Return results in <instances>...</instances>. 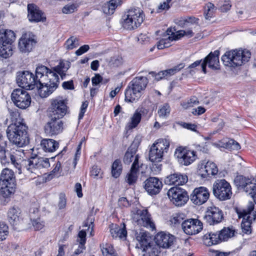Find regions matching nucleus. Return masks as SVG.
<instances>
[{
	"label": "nucleus",
	"mask_w": 256,
	"mask_h": 256,
	"mask_svg": "<svg viewBox=\"0 0 256 256\" xmlns=\"http://www.w3.org/2000/svg\"><path fill=\"white\" fill-rule=\"evenodd\" d=\"M223 218L222 210L215 206L208 207L204 216V220L210 225L220 222Z\"/></svg>",
	"instance_id": "15"
},
{
	"label": "nucleus",
	"mask_w": 256,
	"mask_h": 256,
	"mask_svg": "<svg viewBox=\"0 0 256 256\" xmlns=\"http://www.w3.org/2000/svg\"><path fill=\"white\" fill-rule=\"evenodd\" d=\"M212 193L220 200L230 199L232 194L231 186L224 179L215 181L212 186Z\"/></svg>",
	"instance_id": "8"
},
{
	"label": "nucleus",
	"mask_w": 256,
	"mask_h": 256,
	"mask_svg": "<svg viewBox=\"0 0 256 256\" xmlns=\"http://www.w3.org/2000/svg\"><path fill=\"white\" fill-rule=\"evenodd\" d=\"M2 135L0 134V161L2 165L5 166L9 162V160L6 155V143L2 140Z\"/></svg>",
	"instance_id": "44"
},
{
	"label": "nucleus",
	"mask_w": 256,
	"mask_h": 256,
	"mask_svg": "<svg viewBox=\"0 0 256 256\" xmlns=\"http://www.w3.org/2000/svg\"><path fill=\"white\" fill-rule=\"evenodd\" d=\"M20 210L14 206L8 212V220L14 230H18L22 222Z\"/></svg>",
	"instance_id": "22"
},
{
	"label": "nucleus",
	"mask_w": 256,
	"mask_h": 256,
	"mask_svg": "<svg viewBox=\"0 0 256 256\" xmlns=\"http://www.w3.org/2000/svg\"><path fill=\"white\" fill-rule=\"evenodd\" d=\"M184 215L182 214H176L170 220L172 224L175 226L181 222L182 224V222H184Z\"/></svg>",
	"instance_id": "58"
},
{
	"label": "nucleus",
	"mask_w": 256,
	"mask_h": 256,
	"mask_svg": "<svg viewBox=\"0 0 256 256\" xmlns=\"http://www.w3.org/2000/svg\"><path fill=\"white\" fill-rule=\"evenodd\" d=\"M210 197L208 190L204 186L194 189L190 194V200L194 204L198 206L204 204Z\"/></svg>",
	"instance_id": "17"
},
{
	"label": "nucleus",
	"mask_w": 256,
	"mask_h": 256,
	"mask_svg": "<svg viewBox=\"0 0 256 256\" xmlns=\"http://www.w3.org/2000/svg\"><path fill=\"white\" fill-rule=\"evenodd\" d=\"M234 182L238 189L243 190L248 194L252 192V190L256 186V184L252 182L251 179L242 176H237L235 178Z\"/></svg>",
	"instance_id": "25"
},
{
	"label": "nucleus",
	"mask_w": 256,
	"mask_h": 256,
	"mask_svg": "<svg viewBox=\"0 0 256 256\" xmlns=\"http://www.w3.org/2000/svg\"><path fill=\"white\" fill-rule=\"evenodd\" d=\"M36 41L34 36H30V34H22L19 40L18 48L23 53L29 52L35 46Z\"/></svg>",
	"instance_id": "23"
},
{
	"label": "nucleus",
	"mask_w": 256,
	"mask_h": 256,
	"mask_svg": "<svg viewBox=\"0 0 256 256\" xmlns=\"http://www.w3.org/2000/svg\"><path fill=\"white\" fill-rule=\"evenodd\" d=\"M24 168L28 173L34 174L35 176H39L41 174L40 170L44 168L50 167L49 160L46 158L32 157L28 160L24 161Z\"/></svg>",
	"instance_id": "7"
},
{
	"label": "nucleus",
	"mask_w": 256,
	"mask_h": 256,
	"mask_svg": "<svg viewBox=\"0 0 256 256\" xmlns=\"http://www.w3.org/2000/svg\"><path fill=\"white\" fill-rule=\"evenodd\" d=\"M148 82L146 77L138 76L134 78L128 84L142 95V92L145 90Z\"/></svg>",
	"instance_id": "32"
},
{
	"label": "nucleus",
	"mask_w": 256,
	"mask_h": 256,
	"mask_svg": "<svg viewBox=\"0 0 256 256\" xmlns=\"http://www.w3.org/2000/svg\"><path fill=\"white\" fill-rule=\"evenodd\" d=\"M206 170L204 166V162L198 165V174L202 178H206L208 176L206 172Z\"/></svg>",
	"instance_id": "60"
},
{
	"label": "nucleus",
	"mask_w": 256,
	"mask_h": 256,
	"mask_svg": "<svg viewBox=\"0 0 256 256\" xmlns=\"http://www.w3.org/2000/svg\"><path fill=\"white\" fill-rule=\"evenodd\" d=\"M182 229L188 235H194L200 232L203 228L202 223L198 219L185 220L182 224Z\"/></svg>",
	"instance_id": "16"
},
{
	"label": "nucleus",
	"mask_w": 256,
	"mask_h": 256,
	"mask_svg": "<svg viewBox=\"0 0 256 256\" xmlns=\"http://www.w3.org/2000/svg\"><path fill=\"white\" fill-rule=\"evenodd\" d=\"M26 130V124L16 121L8 127L7 137L12 144L19 148L23 147L29 143Z\"/></svg>",
	"instance_id": "1"
},
{
	"label": "nucleus",
	"mask_w": 256,
	"mask_h": 256,
	"mask_svg": "<svg viewBox=\"0 0 256 256\" xmlns=\"http://www.w3.org/2000/svg\"><path fill=\"white\" fill-rule=\"evenodd\" d=\"M86 232L84 230H80L78 234V242L80 245V248L84 249V244L86 242Z\"/></svg>",
	"instance_id": "57"
},
{
	"label": "nucleus",
	"mask_w": 256,
	"mask_h": 256,
	"mask_svg": "<svg viewBox=\"0 0 256 256\" xmlns=\"http://www.w3.org/2000/svg\"><path fill=\"white\" fill-rule=\"evenodd\" d=\"M136 239L138 242L136 244V246L142 249V251L146 252L143 256H147L152 250L150 245L151 238L149 234L141 230L138 233L136 232Z\"/></svg>",
	"instance_id": "18"
},
{
	"label": "nucleus",
	"mask_w": 256,
	"mask_h": 256,
	"mask_svg": "<svg viewBox=\"0 0 256 256\" xmlns=\"http://www.w3.org/2000/svg\"><path fill=\"white\" fill-rule=\"evenodd\" d=\"M32 225L36 230H42L44 224L42 221H41L40 219H37L33 221Z\"/></svg>",
	"instance_id": "64"
},
{
	"label": "nucleus",
	"mask_w": 256,
	"mask_h": 256,
	"mask_svg": "<svg viewBox=\"0 0 256 256\" xmlns=\"http://www.w3.org/2000/svg\"><path fill=\"white\" fill-rule=\"evenodd\" d=\"M24 156V150L20 148L18 150H12L10 153V158L12 164L18 169V173L22 172L21 162H22V158ZM8 158V156H6ZM9 158V157H8Z\"/></svg>",
	"instance_id": "27"
},
{
	"label": "nucleus",
	"mask_w": 256,
	"mask_h": 256,
	"mask_svg": "<svg viewBox=\"0 0 256 256\" xmlns=\"http://www.w3.org/2000/svg\"><path fill=\"white\" fill-rule=\"evenodd\" d=\"M204 166L206 170V172L208 176L210 175H216L218 172V168L216 164L212 162H204Z\"/></svg>",
	"instance_id": "49"
},
{
	"label": "nucleus",
	"mask_w": 256,
	"mask_h": 256,
	"mask_svg": "<svg viewBox=\"0 0 256 256\" xmlns=\"http://www.w3.org/2000/svg\"><path fill=\"white\" fill-rule=\"evenodd\" d=\"M49 109L50 115L51 118L60 119L66 115L68 106L64 100L58 98L52 100Z\"/></svg>",
	"instance_id": "12"
},
{
	"label": "nucleus",
	"mask_w": 256,
	"mask_h": 256,
	"mask_svg": "<svg viewBox=\"0 0 256 256\" xmlns=\"http://www.w3.org/2000/svg\"><path fill=\"white\" fill-rule=\"evenodd\" d=\"M15 183H9L6 184L4 182L0 183V194L4 198H8L14 192Z\"/></svg>",
	"instance_id": "41"
},
{
	"label": "nucleus",
	"mask_w": 256,
	"mask_h": 256,
	"mask_svg": "<svg viewBox=\"0 0 256 256\" xmlns=\"http://www.w3.org/2000/svg\"><path fill=\"white\" fill-rule=\"evenodd\" d=\"M199 20L194 17H188L186 18H180L176 22L177 24L184 28L192 29L194 26L198 25Z\"/></svg>",
	"instance_id": "38"
},
{
	"label": "nucleus",
	"mask_w": 256,
	"mask_h": 256,
	"mask_svg": "<svg viewBox=\"0 0 256 256\" xmlns=\"http://www.w3.org/2000/svg\"><path fill=\"white\" fill-rule=\"evenodd\" d=\"M79 46V40L74 36H70L64 44V47L67 50H72Z\"/></svg>",
	"instance_id": "48"
},
{
	"label": "nucleus",
	"mask_w": 256,
	"mask_h": 256,
	"mask_svg": "<svg viewBox=\"0 0 256 256\" xmlns=\"http://www.w3.org/2000/svg\"><path fill=\"white\" fill-rule=\"evenodd\" d=\"M250 55V52L248 50H232L226 52L222 56V60L225 66L234 68L248 62Z\"/></svg>",
	"instance_id": "2"
},
{
	"label": "nucleus",
	"mask_w": 256,
	"mask_h": 256,
	"mask_svg": "<svg viewBox=\"0 0 256 256\" xmlns=\"http://www.w3.org/2000/svg\"><path fill=\"white\" fill-rule=\"evenodd\" d=\"M44 132L46 136H56L63 130V122L60 119L51 118L50 120L44 126Z\"/></svg>",
	"instance_id": "20"
},
{
	"label": "nucleus",
	"mask_w": 256,
	"mask_h": 256,
	"mask_svg": "<svg viewBox=\"0 0 256 256\" xmlns=\"http://www.w3.org/2000/svg\"><path fill=\"white\" fill-rule=\"evenodd\" d=\"M174 238V236L170 234L160 232L156 235L155 240L157 246L166 248H168L173 244Z\"/></svg>",
	"instance_id": "28"
},
{
	"label": "nucleus",
	"mask_w": 256,
	"mask_h": 256,
	"mask_svg": "<svg viewBox=\"0 0 256 256\" xmlns=\"http://www.w3.org/2000/svg\"><path fill=\"white\" fill-rule=\"evenodd\" d=\"M28 18L30 22H44L46 18L44 16V14L34 4H28Z\"/></svg>",
	"instance_id": "29"
},
{
	"label": "nucleus",
	"mask_w": 256,
	"mask_h": 256,
	"mask_svg": "<svg viewBox=\"0 0 256 256\" xmlns=\"http://www.w3.org/2000/svg\"><path fill=\"white\" fill-rule=\"evenodd\" d=\"M226 148L231 150H238L240 148V144L233 139L228 140L225 144Z\"/></svg>",
	"instance_id": "55"
},
{
	"label": "nucleus",
	"mask_w": 256,
	"mask_h": 256,
	"mask_svg": "<svg viewBox=\"0 0 256 256\" xmlns=\"http://www.w3.org/2000/svg\"><path fill=\"white\" fill-rule=\"evenodd\" d=\"M170 108L168 104H164L160 106L158 113L160 117L166 118L168 116Z\"/></svg>",
	"instance_id": "52"
},
{
	"label": "nucleus",
	"mask_w": 256,
	"mask_h": 256,
	"mask_svg": "<svg viewBox=\"0 0 256 256\" xmlns=\"http://www.w3.org/2000/svg\"><path fill=\"white\" fill-rule=\"evenodd\" d=\"M70 66V62L68 60H60L58 64L53 68V72L60 75L62 78L66 76V72L68 70Z\"/></svg>",
	"instance_id": "42"
},
{
	"label": "nucleus",
	"mask_w": 256,
	"mask_h": 256,
	"mask_svg": "<svg viewBox=\"0 0 256 256\" xmlns=\"http://www.w3.org/2000/svg\"><path fill=\"white\" fill-rule=\"evenodd\" d=\"M8 233V226L4 222H0V241L5 240Z\"/></svg>",
	"instance_id": "53"
},
{
	"label": "nucleus",
	"mask_w": 256,
	"mask_h": 256,
	"mask_svg": "<svg viewBox=\"0 0 256 256\" xmlns=\"http://www.w3.org/2000/svg\"><path fill=\"white\" fill-rule=\"evenodd\" d=\"M4 182L6 184L9 183H15L14 172L8 168L2 170L0 176V183Z\"/></svg>",
	"instance_id": "40"
},
{
	"label": "nucleus",
	"mask_w": 256,
	"mask_h": 256,
	"mask_svg": "<svg viewBox=\"0 0 256 256\" xmlns=\"http://www.w3.org/2000/svg\"><path fill=\"white\" fill-rule=\"evenodd\" d=\"M202 60H198L194 62V63L190 65L186 69V72H188L191 75H193L195 72L193 69L196 68L197 66L200 65L202 66Z\"/></svg>",
	"instance_id": "61"
},
{
	"label": "nucleus",
	"mask_w": 256,
	"mask_h": 256,
	"mask_svg": "<svg viewBox=\"0 0 256 256\" xmlns=\"http://www.w3.org/2000/svg\"><path fill=\"white\" fill-rule=\"evenodd\" d=\"M134 220L138 225L154 229V224L151 220L150 215L146 210H138L133 216Z\"/></svg>",
	"instance_id": "19"
},
{
	"label": "nucleus",
	"mask_w": 256,
	"mask_h": 256,
	"mask_svg": "<svg viewBox=\"0 0 256 256\" xmlns=\"http://www.w3.org/2000/svg\"><path fill=\"white\" fill-rule=\"evenodd\" d=\"M166 32L168 37L160 40L157 43V48L159 50H162L164 48L170 47L171 46V42L176 40L174 34H172L173 32H172V28H168Z\"/></svg>",
	"instance_id": "36"
},
{
	"label": "nucleus",
	"mask_w": 256,
	"mask_h": 256,
	"mask_svg": "<svg viewBox=\"0 0 256 256\" xmlns=\"http://www.w3.org/2000/svg\"><path fill=\"white\" fill-rule=\"evenodd\" d=\"M136 149L135 148L132 146L130 147L124 156L123 160L124 163L128 164L133 160H134L136 156H138V154H136Z\"/></svg>",
	"instance_id": "45"
},
{
	"label": "nucleus",
	"mask_w": 256,
	"mask_h": 256,
	"mask_svg": "<svg viewBox=\"0 0 256 256\" xmlns=\"http://www.w3.org/2000/svg\"><path fill=\"white\" fill-rule=\"evenodd\" d=\"M100 246L104 256H118L111 244L103 243Z\"/></svg>",
	"instance_id": "43"
},
{
	"label": "nucleus",
	"mask_w": 256,
	"mask_h": 256,
	"mask_svg": "<svg viewBox=\"0 0 256 256\" xmlns=\"http://www.w3.org/2000/svg\"><path fill=\"white\" fill-rule=\"evenodd\" d=\"M145 15L140 8H130L124 16L122 26L128 30H135L142 24Z\"/></svg>",
	"instance_id": "3"
},
{
	"label": "nucleus",
	"mask_w": 256,
	"mask_h": 256,
	"mask_svg": "<svg viewBox=\"0 0 256 256\" xmlns=\"http://www.w3.org/2000/svg\"><path fill=\"white\" fill-rule=\"evenodd\" d=\"M219 55L220 52L218 50H215L214 52H211L205 58L202 63V71L206 73V66L212 69H218L219 66Z\"/></svg>",
	"instance_id": "24"
},
{
	"label": "nucleus",
	"mask_w": 256,
	"mask_h": 256,
	"mask_svg": "<svg viewBox=\"0 0 256 256\" xmlns=\"http://www.w3.org/2000/svg\"><path fill=\"white\" fill-rule=\"evenodd\" d=\"M203 241L204 244L207 246H211L222 242L219 232L205 234L203 236Z\"/></svg>",
	"instance_id": "35"
},
{
	"label": "nucleus",
	"mask_w": 256,
	"mask_h": 256,
	"mask_svg": "<svg viewBox=\"0 0 256 256\" xmlns=\"http://www.w3.org/2000/svg\"><path fill=\"white\" fill-rule=\"evenodd\" d=\"M138 156H136L130 168V172L128 174L126 180L130 184H135L137 180L139 174Z\"/></svg>",
	"instance_id": "30"
},
{
	"label": "nucleus",
	"mask_w": 256,
	"mask_h": 256,
	"mask_svg": "<svg viewBox=\"0 0 256 256\" xmlns=\"http://www.w3.org/2000/svg\"><path fill=\"white\" fill-rule=\"evenodd\" d=\"M141 118L140 114L135 112L130 118V122L128 124V128L132 129L136 127L140 122Z\"/></svg>",
	"instance_id": "50"
},
{
	"label": "nucleus",
	"mask_w": 256,
	"mask_h": 256,
	"mask_svg": "<svg viewBox=\"0 0 256 256\" xmlns=\"http://www.w3.org/2000/svg\"><path fill=\"white\" fill-rule=\"evenodd\" d=\"M58 143L52 139H43L40 142L41 146L46 152H52L58 147Z\"/></svg>",
	"instance_id": "39"
},
{
	"label": "nucleus",
	"mask_w": 256,
	"mask_h": 256,
	"mask_svg": "<svg viewBox=\"0 0 256 256\" xmlns=\"http://www.w3.org/2000/svg\"><path fill=\"white\" fill-rule=\"evenodd\" d=\"M14 105L20 109H26L31 103V97L28 92L22 88H16L11 94Z\"/></svg>",
	"instance_id": "9"
},
{
	"label": "nucleus",
	"mask_w": 256,
	"mask_h": 256,
	"mask_svg": "<svg viewBox=\"0 0 256 256\" xmlns=\"http://www.w3.org/2000/svg\"><path fill=\"white\" fill-rule=\"evenodd\" d=\"M15 38V34L11 30H6L0 34V56L6 58L12 56V44Z\"/></svg>",
	"instance_id": "6"
},
{
	"label": "nucleus",
	"mask_w": 256,
	"mask_h": 256,
	"mask_svg": "<svg viewBox=\"0 0 256 256\" xmlns=\"http://www.w3.org/2000/svg\"><path fill=\"white\" fill-rule=\"evenodd\" d=\"M188 177L185 174L174 173L168 176L164 180L166 184L168 185H183L188 182Z\"/></svg>",
	"instance_id": "31"
},
{
	"label": "nucleus",
	"mask_w": 256,
	"mask_h": 256,
	"mask_svg": "<svg viewBox=\"0 0 256 256\" xmlns=\"http://www.w3.org/2000/svg\"><path fill=\"white\" fill-rule=\"evenodd\" d=\"M218 232L222 242L227 241L229 238L234 236V230L229 228H224Z\"/></svg>",
	"instance_id": "47"
},
{
	"label": "nucleus",
	"mask_w": 256,
	"mask_h": 256,
	"mask_svg": "<svg viewBox=\"0 0 256 256\" xmlns=\"http://www.w3.org/2000/svg\"><path fill=\"white\" fill-rule=\"evenodd\" d=\"M122 167L121 161L116 160L113 162L112 166V174L115 178H118L122 172Z\"/></svg>",
	"instance_id": "46"
},
{
	"label": "nucleus",
	"mask_w": 256,
	"mask_h": 256,
	"mask_svg": "<svg viewBox=\"0 0 256 256\" xmlns=\"http://www.w3.org/2000/svg\"><path fill=\"white\" fill-rule=\"evenodd\" d=\"M66 200L65 194H60L59 196V202L58 206L59 209L64 208L66 206Z\"/></svg>",
	"instance_id": "63"
},
{
	"label": "nucleus",
	"mask_w": 256,
	"mask_h": 256,
	"mask_svg": "<svg viewBox=\"0 0 256 256\" xmlns=\"http://www.w3.org/2000/svg\"><path fill=\"white\" fill-rule=\"evenodd\" d=\"M214 6L211 2H208L206 6V10L204 12L205 18L206 20H210L214 14Z\"/></svg>",
	"instance_id": "54"
},
{
	"label": "nucleus",
	"mask_w": 256,
	"mask_h": 256,
	"mask_svg": "<svg viewBox=\"0 0 256 256\" xmlns=\"http://www.w3.org/2000/svg\"><path fill=\"white\" fill-rule=\"evenodd\" d=\"M122 3V0H110L102 6V11L106 15H112L116 9L120 6Z\"/></svg>",
	"instance_id": "33"
},
{
	"label": "nucleus",
	"mask_w": 256,
	"mask_h": 256,
	"mask_svg": "<svg viewBox=\"0 0 256 256\" xmlns=\"http://www.w3.org/2000/svg\"><path fill=\"white\" fill-rule=\"evenodd\" d=\"M237 214L240 218H242L241 224L242 232L249 234L252 233V221L256 220V210H254V204L252 202H249L246 208L242 210H237Z\"/></svg>",
	"instance_id": "4"
},
{
	"label": "nucleus",
	"mask_w": 256,
	"mask_h": 256,
	"mask_svg": "<svg viewBox=\"0 0 256 256\" xmlns=\"http://www.w3.org/2000/svg\"><path fill=\"white\" fill-rule=\"evenodd\" d=\"M52 74L53 76L58 77V74L55 73L53 70H50L46 66L40 65L36 67V74L34 75L38 82L48 80L50 78L49 76Z\"/></svg>",
	"instance_id": "26"
},
{
	"label": "nucleus",
	"mask_w": 256,
	"mask_h": 256,
	"mask_svg": "<svg viewBox=\"0 0 256 256\" xmlns=\"http://www.w3.org/2000/svg\"><path fill=\"white\" fill-rule=\"evenodd\" d=\"M142 94L133 88L128 85L125 91V100L128 102H136L141 97Z\"/></svg>",
	"instance_id": "37"
},
{
	"label": "nucleus",
	"mask_w": 256,
	"mask_h": 256,
	"mask_svg": "<svg viewBox=\"0 0 256 256\" xmlns=\"http://www.w3.org/2000/svg\"><path fill=\"white\" fill-rule=\"evenodd\" d=\"M185 66L184 63H180L173 68L166 70L168 76H171L180 72Z\"/></svg>",
	"instance_id": "56"
},
{
	"label": "nucleus",
	"mask_w": 256,
	"mask_h": 256,
	"mask_svg": "<svg viewBox=\"0 0 256 256\" xmlns=\"http://www.w3.org/2000/svg\"><path fill=\"white\" fill-rule=\"evenodd\" d=\"M172 34H174L175 37V40H178L184 36H188V37H192L193 36V32L192 29L188 28L185 30H181L177 32H172Z\"/></svg>",
	"instance_id": "51"
},
{
	"label": "nucleus",
	"mask_w": 256,
	"mask_h": 256,
	"mask_svg": "<svg viewBox=\"0 0 256 256\" xmlns=\"http://www.w3.org/2000/svg\"><path fill=\"white\" fill-rule=\"evenodd\" d=\"M168 196L170 201L176 206L184 205L188 200L187 192L178 187L170 188L168 192Z\"/></svg>",
	"instance_id": "13"
},
{
	"label": "nucleus",
	"mask_w": 256,
	"mask_h": 256,
	"mask_svg": "<svg viewBox=\"0 0 256 256\" xmlns=\"http://www.w3.org/2000/svg\"><path fill=\"white\" fill-rule=\"evenodd\" d=\"M221 3L222 4L220 6V10L222 12H226L230 10L232 6L229 0H222Z\"/></svg>",
	"instance_id": "62"
},
{
	"label": "nucleus",
	"mask_w": 256,
	"mask_h": 256,
	"mask_svg": "<svg viewBox=\"0 0 256 256\" xmlns=\"http://www.w3.org/2000/svg\"><path fill=\"white\" fill-rule=\"evenodd\" d=\"M77 7L78 5L76 4H67L62 8V12L66 14H71L76 10Z\"/></svg>",
	"instance_id": "59"
},
{
	"label": "nucleus",
	"mask_w": 256,
	"mask_h": 256,
	"mask_svg": "<svg viewBox=\"0 0 256 256\" xmlns=\"http://www.w3.org/2000/svg\"><path fill=\"white\" fill-rule=\"evenodd\" d=\"M16 82L20 86L26 90H33L35 86L38 84L34 75L27 70L17 73Z\"/></svg>",
	"instance_id": "11"
},
{
	"label": "nucleus",
	"mask_w": 256,
	"mask_h": 256,
	"mask_svg": "<svg viewBox=\"0 0 256 256\" xmlns=\"http://www.w3.org/2000/svg\"><path fill=\"white\" fill-rule=\"evenodd\" d=\"M144 188L151 196L158 194L162 188V181L156 177H150L144 182Z\"/></svg>",
	"instance_id": "21"
},
{
	"label": "nucleus",
	"mask_w": 256,
	"mask_h": 256,
	"mask_svg": "<svg viewBox=\"0 0 256 256\" xmlns=\"http://www.w3.org/2000/svg\"><path fill=\"white\" fill-rule=\"evenodd\" d=\"M174 156L178 162L184 166L190 165L196 158L195 152L187 150L182 146H180L176 150Z\"/></svg>",
	"instance_id": "14"
},
{
	"label": "nucleus",
	"mask_w": 256,
	"mask_h": 256,
	"mask_svg": "<svg viewBox=\"0 0 256 256\" xmlns=\"http://www.w3.org/2000/svg\"><path fill=\"white\" fill-rule=\"evenodd\" d=\"M170 142L166 139H158L151 146L148 153L150 160L156 166V168L160 170H161L162 164H156L160 162L164 156V151L169 148Z\"/></svg>",
	"instance_id": "5"
},
{
	"label": "nucleus",
	"mask_w": 256,
	"mask_h": 256,
	"mask_svg": "<svg viewBox=\"0 0 256 256\" xmlns=\"http://www.w3.org/2000/svg\"><path fill=\"white\" fill-rule=\"evenodd\" d=\"M122 228L116 224H112L110 226V231L113 238L119 237L120 238H125L127 235V232L124 224H122Z\"/></svg>",
	"instance_id": "34"
},
{
	"label": "nucleus",
	"mask_w": 256,
	"mask_h": 256,
	"mask_svg": "<svg viewBox=\"0 0 256 256\" xmlns=\"http://www.w3.org/2000/svg\"><path fill=\"white\" fill-rule=\"evenodd\" d=\"M50 78L45 82H38L36 87L38 88V94L42 98H46L52 94L58 87L59 78L53 76L50 74Z\"/></svg>",
	"instance_id": "10"
}]
</instances>
